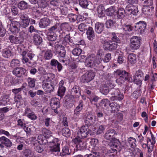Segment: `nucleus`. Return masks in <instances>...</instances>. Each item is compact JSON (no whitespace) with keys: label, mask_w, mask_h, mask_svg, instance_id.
<instances>
[{"label":"nucleus","mask_w":157,"mask_h":157,"mask_svg":"<svg viewBox=\"0 0 157 157\" xmlns=\"http://www.w3.org/2000/svg\"><path fill=\"white\" fill-rule=\"evenodd\" d=\"M54 77V74L50 73H46L41 77L40 79L42 81V87L46 91L51 92L54 90V86L50 82Z\"/></svg>","instance_id":"nucleus-1"},{"label":"nucleus","mask_w":157,"mask_h":157,"mask_svg":"<svg viewBox=\"0 0 157 157\" xmlns=\"http://www.w3.org/2000/svg\"><path fill=\"white\" fill-rule=\"evenodd\" d=\"M67 103L66 105V107L68 109H70L73 107L75 102V98L73 97L72 96L69 98Z\"/></svg>","instance_id":"nucleus-34"},{"label":"nucleus","mask_w":157,"mask_h":157,"mask_svg":"<svg viewBox=\"0 0 157 157\" xmlns=\"http://www.w3.org/2000/svg\"><path fill=\"white\" fill-rule=\"evenodd\" d=\"M51 23L50 19L47 17H44L41 19L39 21V27L42 29L46 28Z\"/></svg>","instance_id":"nucleus-17"},{"label":"nucleus","mask_w":157,"mask_h":157,"mask_svg":"<svg viewBox=\"0 0 157 157\" xmlns=\"http://www.w3.org/2000/svg\"><path fill=\"white\" fill-rule=\"evenodd\" d=\"M20 39L22 40V43L23 42L24 40L27 38V34L24 31H21L19 33Z\"/></svg>","instance_id":"nucleus-63"},{"label":"nucleus","mask_w":157,"mask_h":157,"mask_svg":"<svg viewBox=\"0 0 157 157\" xmlns=\"http://www.w3.org/2000/svg\"><path fill=\"white\" fill-rule=\"evenodd\" d=\"M95 75L93 72H88L84 74L81 78V81L83 83L88 82L93 79Z\"/></svg>","instance_id":"nucleus-11"},{"label":"nucleus","mask_w":157,"mask_h":157,"mask_svg":"<svg viewBox=\"0 0 157 157\" xmlns=\"http://www.w3.org/2000/svg\"><path fill=\"white\" fill-rule=\"evenodd\" d=\"M10 42L16 44H20L22 43V40L20 38L13 35H10L9 38Z\"/></svg>","instance_id":"nucleus-22"},{"label":"nucleus","mask_w":157,"mask_h":157,"mask_svg":"<svg viewBox=\"0 0 157 157\" xmlns=\"http://www.w3.org/2000/svg\"><path fill=\"white\" fill-rule=\"evenodd\" d=\"M62 132L63 136L66 137H69L70 136L71 132L70 129L67 128H63Z\"/></svg>","instance_id":"nucleus-46"},{"label":"nucleus","mask_w":157,"mask_h":157,"mask_svg":"<svg viewBox=\"0 0 157 157\" xmlns=\"http://www.w3.org/2000/svg\"><path fill=\"white\" fill-rule=\"evenodd\" d=\"M48 45L51 47V49L54 52H56V53L61 49L63 48V47L58 44L53 42H49L47 43Z\"/></svg>","instance_id":"nucleus-16"},{"label":"nucleus","mask_w":157,"mask_h":157,"mask_svg":"<svg viewBox=\"0 0 157 157\" xmlns=\"http://www.w3.org/2000/svg\"><path fill=\"white\" fill-rule=\"evenodd\" d=\"M128 62L132 64H134L136 62V55L133 53L129 54L128 56Z\"/></svg>","instance_id":"nucleus-33"},{"label":"nucleus","mask_w":157,"mask_h":157,"mask_svg":"<svg viewBox=\"0 0 157 157\" xmlns=\"http://www.w3.org/2000/svg\"><path fill=\"white\" fill-rule=\"evenodd\" d=\"M33 40L34 44L36 45H40L42 41V38L37 34H36L33 36Z\"/></svg>","instance_id":"nucleus-30"},{"label":"nucleus","mask_w":157,"mask_h":157,"mask_svg":"<svg viewBox=\"0 0 157 157\" xmlns=\"http://www.w3.org/2000/svg\"><path fill=\"white\" fill-rule=\"evenodd\" d=\"M116 10L115 7L113 6H111L107 9L105 11L106 15L111 16H113Z\"/></svg>","instance_id":"nucleus-39"},{"label":"nucleus","mask_w":157,"mask_h":157,"mask_svg":"<svg viewBox=\"0 0 157 157\" xmlns=\"http://www.w3.org/2000/svg\"><path fill=\"white\" fill-rule=\"evenodd\" d=\"M141 43L140 37L137 36L132 37L130 40V46L132 50H136L138 49Z\"/></svg>","instance_id":"nucleus-5"},{"label":"nucleus","mask_w":157,"mask_h":157,"mask_svg":"<svg viewBox=\"0 0 157 157\" xmlns=\"http://www.w3.org/2000/svg\"><path fill=\"white\" fill-rule=\"evenodd\" d=\"M111 107L112 112L115 113L119 111L120 106L119 105L117 102H112L109 104Z\"/></svg>","instance_id":"nucleus-28"},{"label":"nucleus","mask_w":157,"mask_h":157,"mask_svg":"<svg viewBox=\"0 0 157 157\" xmlns=\"http://www.w3.org/2000/svg\"><path fill=\"white\" fill-rule=\"evenodd\" d=\"M105 24L106 27L108 28H110L113 26L114 24V22L112 20H109L107 21Z\"/></svg>","instance_id":"nucleus-59"},{"label":"nucleus","mask_w":157,"mask_h":157,"mask_svg":"<svg viewBox=\"0 0 157 157\" xmlns=\"http://www.w3.org/2000/svg\"><path fill=\"white\" fill-rule=\"evenodd\" d=\"M17 122V125L20 126L21 128H23L26 125L24 120L19 119L18 120Z\"/></svg>","instance_id":"nucleus-60"},{"label":"nucleus","mask_w":157,"mask_h":157,"mask_svg":"<svg viewBox=\"0 0 157 157\" xmlns=\"http://www.w3.org/2000/svg\"><path fill=\"white\" fill-rule=\"evenodd\" d=\"M59 26V25L56 24L48 29V31H50L56 33L58 31L59 29L58 26Z\"/></svg>","instance_id":"nucleus-54"},{"label":"nucleus","mask_w":157,"mask_h":157,"mask_svg":"<svg viewBox=\"0 0 157 157\" xmlns=\"http://www.w3.org/2000/svg\"><path fill=\"white\" fill-rule=\"evenodd\" d=\"M143 6H150L153 4L152 0H145L144 1L143 3Z\"/></svg>","instance_id":"nucleus-57"},{"label":"nucleus","mask_w":157,"mask_h":157,"mask_svg":"<svg viewBox=\"0 0 157 157\" xmlns=\"http://www.w3.org/2000/svg\"><path fill=\"white\" fill-rule=\"evenodd\" d=\"M115 72L119 76L118 78L116 80V82L119 84L123 83L125 81L132 82L133 80L131 75L125 71L117 70Z\"/></svg>","instance_id":"nucleus-2"},{"label":"nucleus","mask_w":157,"mask_h":157,"mask_svg":"<svg viewBox=\"0 0 157 157\" xmlns=\"http://www.w3.org/2000/svg\"><path fill=\"white\" fill-rule=\"evenodd\" d=\"M128 2L130 4L127 6L126 10L130 13L134 15H136L138 11L137 5H134L133 4H137L138 0H128Z\"/></svg>","instance_id":"nucleus-4"},{"label":"nucleus","mask_w":157,"mask_h":157,"mask_svg":"<svg viewBox=\"0 0 157 157\" xmlns=\"http://www.w3.org/2000/svg\"><path fill=\"white\" fill-rule=\"evenodd\" d=\"M68 17L70 21L71 22H75L77 19L78 18L76 15L72 13L68 14Z\"/></svg>","instance_id":"nucleus-53"},{"label":"nucleus","mask_w":157,"mask_h":157,"mask_svg":"<svg viewBox=\"0 0 157 157\" xmlns=\"http://www.w3.org/2000/svg\"><path fill=\"white\" fill-rule=\"evenodd\" d=\"M44 58L45 60H49L52 58L53 54L51 50H46L44 51Z\"/></svg>","instance_id":"nucleus-31"},{"label":"nucleus","mask_w":157,"mask_h":157,"mask_svg":"<svg viewBox=\"0 0 157 157\" xmlns=\"http://www.w3.org/2000/svg\"><path fill=\"white\" fill-rule=\"evenodd\" d=\"M26 71V70L23 67H17L13 70L12 73L16 76L20 78L25 75Z\"/></svg>","instance_id":"nucleus-14"},{"label":"nucleus","mask_w":157,"mask_h":157,"mask_svg":"<svg viewBox=\"0 0 157 157\" xmlns=\"http://www.w3.org/2000/svg\"><path fill=\"white\" fill-rule=\"evenodd\" d=\"M94 131L96 132L97 134H100L102 133L104 130H105V128L104 126L102 125H99L98 127L97 130L96 131V128H94Z\"/></svg>","instance_id":"nucleus-45"},{"label":"nucleus","mask_w":157,"mask_h":157,"mask_svg":"<svg viewBox=\"0 0 157 157\" xmlns=\"http://www.w3.org/2000/svg\"><path fill=\"white\" fill-rule=\"evenodd\" d=\"M4 83L7 86L14 85L15 83L13 82V77L11 75H7L5 77Z\"/></svg>","instance_id":"nucleus-20"},{"label":"nucleus","mask_w":157,"mask_h":157,"mask_svg":"<svg viewBox=\"0 0 157 157\" xmlns=\"http://www.w3.org/2000/svg\"><path fill=\"white\" fill-rule=\"evenodd\" d=\"M128 140L131 147L134 148L136 147V140L135 138L132 137H130L128 138Z\"/></svg>","instance_id":"nucleus-42"},{"label":"nucleus","mask_w":157,"mask_h":157,"mask_svg":"<svg viewBox=\"0 0 157 157\" xmlns=\"http://www.w3.org/2000/svg\"><path fill=\"white\" fill-rule=\"evenodd\" d=\"M102 60L99 56L96 57L95 55L91 54L86 58L85 62V65L88 67L95 68L99 66Z\"/></svg>","instance_id":"nucleus-3"},{"label":"nucleus","mask_w":157,"mask_h":157,"mask_svg":"<svg viewBox=\"0 0 157 157\" xmlns=\"http://www.w3.org/2000/svg\"><path fill=\"white\" fill-rule=\"evenodd\" d=\"M8 98L5 96L1 97L0 98V106H4L7 104Z\"/></svg>","instance_id":"nucleus-50"},{"label":"nucleus","mask_w":157,"mask_h":157,"mask_svg":"<svg viewBox=\"0 0 157 157\" xmlns=\"http://www.w3.org/2000/svg\"><path fill=\"white\" fill-rule=\"evenodd\" d=\"M37 2L39 6L43 8H46L48 5L47 1L45 0H39Z\"/></svg>","instance_id":"nucleus-43"},{"label":"nucleus","mask_w":157,"mask_h":157,"mask_svg":"<svg viewBox=\"0 0 157 157\" xmlns=\"http://www.w3.org/2000/svg\"><path fill=\"white\" fill-rule=\"evenodd\" d=\"M117 44L111 40L105 41L103 47L105 50L111 51L115 50L117 47Z\"/></svg>","instance_id":"nucleus-10"},{"label":"nucleus","mask_w":157,"mask_h":157,"mask_svg":"<svg viewBox=\"0 0 157 157\" xmlns=\"http://www.w3.org/2000/svg\"><path fill=\"white\" fill-rule=\"evenodd\" d=\"M54 144L50 147V150L52 152L59 151L60 143L57 138L54 139L52 142Z\"/></svg>","instance_id":"nucleus-18"},{"label":"nucleus","mask_w":157,"mask_h":157,"mask_svg":"<svg viewBox=\"0 0 157 157\" xmlns=\"http://www.w3.org/2000/svg\"><path fill=\"white\" fill-rule=\"evenodd\" d=\"M146 22L143 21H140L136 24L135 27L137 29V30L140 33H143L146 27Z\"/></svg>","instance_id":"nucleus-12"},{"label":"nucleus","mask_w":157,"mask_h":157,"mask_svg":"<svg viewBox=\"0 0 157 157\" xmlns=\"http://www.w3.org/2000/svg\"><path fill=\"white\" fill-rule=\"evenodd\" d=\"M116 13L117 17L119 19L123 18L124 17L125 14L124 10L122 8H119Z\"/></svg>","instance_id":"nucleus-29"},{"label":"nucleus","mask_w":157,"mask_h":157,"mask_svg":"<svg viewBox=\"0 0 157 157\" xmlns=\"http://www.w3.org/2000/svg\"><path fill=\"white\" fill-rule=\"evenodd\" d=\"M133 29V27L129 25H125L123 27V30L125 34H128V33L131 31Z\"/></svg>","instance_id":"nucleus-44"},{"label":"nucleus","mask_w":157,"mask_h":157,"mask_svg":"<svg viewBox=\"0 0 157 157\" xmlns=\"http://www.w3.org/2000/svg\"><path fill=\"white\" fill-rule=\"evenodd\" d=\"M90 27L89 24L86 22L82 23L78 25V29L79 30L83 32L87 30Z\"/></svg>","instance_id":"nucleus-25"},{"label":"nucleus","mask_w":157,"mask_h":157,"mask_svg":"<svg viewBox=\"0 0 157 157\" xmlns=\"http://www.w3.org/2000/svg\"><path fill=\"white\" fill-rule=\"evenodd\" d=\"M0 141L8 147H10L12 145V143L10 140L6 137L3 136L0 137Z\"/></svg>","instance_id":"nucleus-23"},{"label":"nucleus","mask_w":157,"mask_h":157,"mask_svg":"<svg viewBox=\"0 0 157 157\" xmlns=\"http://www.w3.org/2000/svg\"><path fill=\"white\" fill-rule=\"evenodd\" d=\"M72 93L73 94H78V96H79L80 94L79 92V87L76 86H75L73 87L71 90Z\"/></svg>","instance_id":"nucleus-58"},{"label":"nucleus","mask_w":157,"mask_h":157,"mask_svg":"<svg viewBox=\"0 0 157 157\" xmlns=\"http://www.w3.org/2000/svg\"><path fill=\"white\" fill-rule=\"evenodd\" d=\"M61 14L62 15H67L68 13L67 8L66 7H63L62 9H61Z\"/></svg>","instance_id":"nucleus-64"},{"label":"nucleus","mask_w":157,"mask_h":157,"mask_svg":"<svg viewBox=\"0 0 157 157\" xmlns=\"http://www.w3.org/2000/svg\"><path fill=\"white\" fill-rule=\"evenodd\" d=\"M28 3L24 1L20 2L18 4V8L21 10H25L28 8Z\"/></svg>","instance_id":"nucleus-32"},{"label":"nucleus","mask_w":157,"mask_h":157,"mask_svg":"<svg viewBox=\"0 0 157 157\" xmlns=\"http://www.w3.org/2000/svg\"><path fill=\"white\" fill-rule=\"evenodd\" d=\"M110 144H111V146L112 147L111 149L110 150V153L114 152L117 151L116 149L117 147L120 146V142L119 140L115 137L110 141Z\"/></svg>","instance_id":"nucleus-15"},{"label":"nucleus","mask_w":157,"mask_h":157,"mask_svg":"<svg viewBox=\"0 0 157 157\" xmlns=\"http://www.w3.org/2000/svg\"><path fill=\"white\" fill-rule=\"evenodd\" d=\"M19 23L16 21H12L10 25L9 30L13 33H16L18 32L19 29Z\"/></svg>","instance_id":"nucleus-13"},{"label":"nucleus","mask_w":157,"mask_h":157,"mask_svg":"<svg viewBox=\"0 0 157 157\" xmlns=\"http://www.w3.org/2000/svg\"><path fill=\"white\" fill-rule=\"evenodd\" d=\"M20 21L21 26L23 28H26L29 25L30 19L27 14L21 13L20 16Z\"/></svg>","instance_id":"nucleus-8"},{"label":"nucleus","mask_w":157,"mask_h":157,"mask_svg":"<svg viewBox=\"0 0 157 157\" xmlns=\"http://www.w3.org/2000/svg\"><path fill=\"white\" fill-rule=\"evenodd\" d=\"M90 129L88 125H84L81 127L78 130L77 136L81 139L86 137L89 133Z\"/></svg>","instance_id":"nucleus-7"},{"label":"nucleus","mask_w":157,"mask_h":157,"mask_svg":"<svg viewBox=\"0 0 157 157\" xmlns=\"http://www.w3.org/2000/svg\"><path fill=\"white\" fill-rule=\"evenodd\" d=\"M19 52L22 56V61L24 63H26L28 62L29 59L26 57V55L28 52V50L24 47L23 45H21L18 48Z\"/></svg>","instance_id":"nucleus-9"},{"label":"nucleus","mask_w":157,"mask_h":157,"mask_svg":"<svg viewBox=\"0 0 157 157\" xmlns=\"http://www.w3.org/2000/svg\"><path fill=\"white\" fill-rule=\"evenodd\" d=\"M66 90L65 87L63 88H59L58 91V94L59 96L62 97L63 96Z\"/></svg>","instance_id":"nucleus-56"},{"label":"nucleus","mask_w":157,"mask_h":157,"mask_svg":"<svg viewBox=\"0 0 157 157\" xmlns=\"http://www.w3.org/2000/svg\"><path fill=\"white\" fill-rule=\"evenodd\" d=\"M58 54L61 57H64L65 56L66 51L64 47L63 48L61 49L60 51H58V52L56 53Z\"/></svg>","instance_id":"nucleus-61"},{"label":"nucleus","mask_w":157,"mask_h":157,"mask_svg":"<svg viewBox=\"0 0 157 157\" xmlns=\"http://www.w3.org/2000/svg\"><path fill=\"white\" fill-rule=\"evenodd\" d=\"M79 4L81 6L84 8H86L88 5L87 0H80Z\"/></svg>","instance_id":"nucleus-55"},{"label":"nucleus","mask_w":157,"mask_h":157,"mask_svg":"<svg viewBox=\"0 0 157 157\" xmlns=\"http://www.w3.org/2000/svg\"><path fill=\"white\" fill-rule=\"evenodd\" d=\"M11 13L14 16L17 15L18 13V10L17 8L14 6H11Z\"/></svg>","instance_id":"nucleus-52"},{"label":"nucleus","mask_w":157,"mask_h":157,"mask_svg":"<svg viewBox=\"0 0 157 157\" xmlns=\"http://www.w3.org/2000/svg\"><path fill=\"white\" fill-rule=\"evenodd\" d=\"M100 89V92L105 95H106L109 91V88L106 85L102 86Z\"/></svg>","instance_id":"nucleus-41"},{"label":"nucleus","mask_w":157,"mask_h":157,"mask_svg":"<svg viewBox=\"0 0 157 157\" xmlns=\"http://www.w3.org/2000/svg\"><path fill=\"white\" fill-rule=\"evenodd\" d=\"M82 52V50L81 48H76L72 50V53L75 56H78L81 54Z\"/></svg>","instance_id":"nucleus-47"},{"label":"nucleus","mask_w":157,"mask_h":157,"mask_svg":"<svg viewBox=\"0 0 157 157\" xmlns=\"http://www.w3.org/2000/svg\"><path fill=\"white\" fill-rule=\"evenodd\" d=\"M28 81L29 86L30 87H33L35 86L36 80L34 78H28Z\"/></svg>","instance_id":"nucleus-51"},{"label":"nucleus","mask_w":157,"mask_h":157,"mask_svg":"<svg viewBox=\"0 0 157 157\" xmlns=\"http://www.w3.org/2000/svg\"><path fill=\"white\" fill-rule=\"evenodd\" d=\"M111 94L113 96L110 98V99L112 101L117 100L120 101L124 98L123 94L121 93L118 89H112Z\"/></svg>","instance_id":"nucleus-6"},{"label":"nucleus","mask_w":157,"mask_h":157,"mask_svg":"<svg viewBox=\"0 0 157 157\" xmlns=\"http://www.w3.org/2000/svg\"><path fill=\"white\" fill-rule=\"evenodd\" d=\"M96 120L95 117L91 114L87 115L86 119V124L90 126L93 125Z\"/></svg>","instance_id":"nucleus-21"},{"label":"nucleus","mask_w":157,"mask_h":157,"mask_svg":"<svg viewBox=\"0 0 157 157\" xmlns=\"http://www.w3.org/2000/svg\"><path fill=\"white\" fill-rule=\"evenodd\" d=\"M71 151L67 146L63 147L62 149V151L60 153V155L61 156H63L70 154Z\"/></svg>","instance_id":"nucleus-35"},{"label":"nucleus","mask_w":157,"mask_h":157,"mask_svg":"<svg viewBox=\"0 0 157 157\" xmlns=\"http://www.w3.org/2000/svg\"><path fill=\"white\" fill-rule=\"evenodd\" d=\"M83 102L82 100H80L78 105L75 109L74 111V114L75 115H78L80 112L82 110L83 107Z\"/></svg>","instance_id":"nucleus-24"},{"label":"nucleus","mask_w":157,"mask_h":157,"mask_svg":"<svg viewBox=\"0 0 157 157\" xmlns=\"http://www.w3.org/2000/svg\"><path fill=\"white\" fill-rule=\"evenodd\" d=\"M104 8L102 5L99 6L97 8V11L98 16L101 17L104 16Z\"/></svg>","instance_id":"nucleus-38"},{"label":"nucleus","mask_w":157,"mask_h":157,"mask_svg":"<svg viewBox=\"0 0 157 157\" xmlns=\"http://www.w3.org/2000/svg\"><path fill=\"white\" fill-rule=\"evenodd\" d=\"M104 27L103 24L99 22L96 23L95 25V32L98 34L101 33L103 30Z\"/></svg>","instance_id":"nucleus-27"},{"label":"nucleus","mask_w":157,"mask_h":157,"mask_svg":"<svg viewBox=\"0 0 157 157\" xmlns=\"http://www.w3.org/2000/svg\"><path fill=\"white\" fill-rule=\"evenodd\" d=\"M44 138L42 135L40 134L38 135L37 140L40 144L44 145L46 144V140L45 139L44 140Z\"/></svg>","instance_id":"nucleus-49"},{"label":"nucleus","mask_w":157,"mask_h":157,"mask_svg":"<svg viewBox=\"0 0 157 157\" xmlns=\"http://www.w3.org/2000/svg\"><path fill=\"white\" fill-rule=\"evenodd\" d=\"M87 30L86 34L88 39L90 40H92L95 36L93 28L90 26Z\"/></svg>","instance_id":"nucleus-26"},{"label":"nucleus","mask_w":157,"mask_h":157,"mask_svg":"<svg viewBox=\"0 0 157 157\" xmlns=\"http://www.w3.org/2000/svg\"><path fill=\"white\" fill-rule=\"evenodd\" d=\"M23 154L25 157H33L34 152L29 149H25L23 151Z\"/></svg>","instance_id":"nucleus-36"},{"label":"nucleus","mask_w":157,"mask_h":157,"mask_svg":"<svg viewBox=\"0 0 157 157\" xmlns=\"http://www.w3.org/2000/svg\"><path fill=\"white\" fill-rule=\"evenodd\" d=\"M20 65V62L18 59H13L11 62L10 65L11 67H12L18 66Z\"/></svg>","instance_id":"nucleus-48"},{"label":"nucleus","mask_w":157,"mask_h":157,"mask_svg":"<svg viewBox=\"0 0 157 157\" xmlns=\"http://www.w3.org/2000/svg\"><path fill=\"white\" fill-rule=\"evenodd\" d=\"M82 139L77 136V137L73 139L72 141L75 144H83V143L82 141L81 140Z\"/></svg>","instance_id":"nucleus-62"},{"label":"nucleus","mask_w":157,"mask_h":157,"mask_svg":"<svg viewBox=\"0 0 157 157\" xmlns=\"http://www.w3.org/2000/svg\"><path fill=\"white\" fill-rule=\"evenodd\" d=\"M42 132L44 136L46 138H49L52 136L51 132L46 128H44L42 130Z\"/></svg>","instance_id":"nucleus-40"},{"label":"nucleus","mask_w":157,"mask_h":157,"mask_svg":"<svg viewBox=\"0 0 157 157\" xmlns=\"http://www.w3.org/2000/svg\"><path fill=\"white\" fill-rule=\"evenodd\" d=\"M116 134V132L114 129H109L106 131L104 135V137L106 140L111 141L114 138Z\"/></svg>","instance_id":"nucleus-19"},{"label":"nucleus","mask_w":157,"mask_h":157,"mask_svg":"<svg viewBox=\"0 0 157 157\" xmlns=\"http://www.w3.org/2000/svg\"><path fill=\"white\" fill-rule=\"evenodd\" d=\"M2 56L8 58L12 55V53L11 51L7 48H5L2 50Z\"/></svg>","instance_id":"nucleus-37"}]
</instances>
